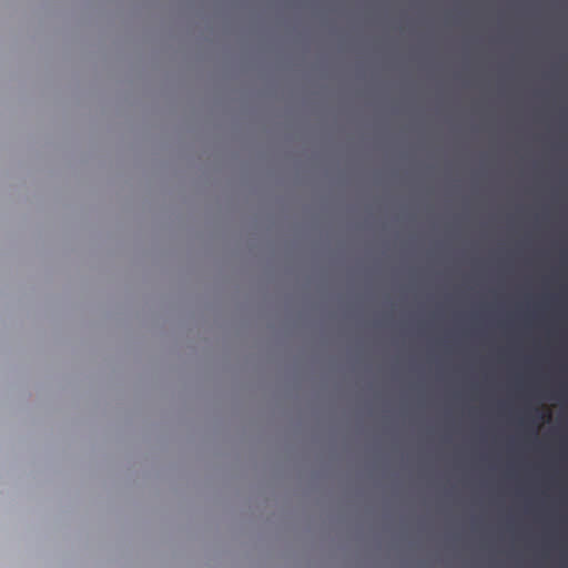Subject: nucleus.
<instances>
[{
    "instance_id": "1",
    "label": "nucleus",
    "mask_w": 568,
    "mask_h": 568,
    "mask_svg": "<svg viewBox=\"0 0 568 568\" xmlns=\"http://www.w3.org/2000/svg\"><path fill=\"white\" fill-rule=\"evenodd\" d=\"M536 419L539 422L544 418V415L542 414H539V409H536V415H535Z\"/></svg>"
}]
</instances>
